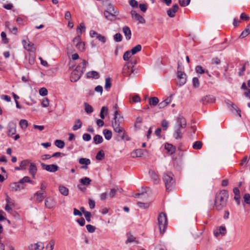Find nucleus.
Listing matches in <instances>:
<instances>
[{"mask_svg":"<svg viewBox=\"0 0 250 250\" xmlns=\"http://www.w3.org/2000/svg\"><path fill=\"white\" fill-rule=\"evenodd\" d=\"M104 140L102 136L97 134L93 137V143L95 145L101 144Z\"/></svg>","mask_w":250,"mask_h":250,"instance_id":"27","label":"nucleus"},{"mask_svg":"<svg viewBox=\"0 0 250 250\" xmlns=\"http://www.w3.org/2000/svg\"><path fill=\"white\" fill-rule=\"evenodd\" d=\"M195 72L197 74H202L204 73H208V70L204 69L201 65H197L195 68Z\"/></svg>","mask_w":250,"mask_h":250,"instance_id":"25","label":"nucleus"},{"mask_svg":"<svg viewBox=\"0 0 250 250\" xmlns=\"http://www.w3.org/2000/svg\"><path fill=\"white\" fill-rule=\"evenodd\" d=\"M139 7L140 10L143 12H146L147 9V5L146 3L140 4Z\"/></svg>","mask_w":250,"mask_h":250,"instance_id":"63","label":"nucleus"},{"mask_svg":"<svg viewBox=\"0 0 250 250\" xmlns=\"http://www.w3.org/2000/svg\"><path fill=\"white\" fill-rule=\"evenodd\" d=\"M112 83H111V79L110 77L106 78L105 79V86L104 87L105 89L108 90V89L110 88L111 87Z\"/></svg>","mask_w":250,"mask_h":250,"instance_id":"46","label":"nucleus"},{"mask_svg":"<svg viewBox=\"0 0 250 250\" xmlns=\"http://www.w3.org/2000/svg\"><path fill=\"white\" fill-rule=\"evenodd\" d=\"M143 122V119L140 117H138L136 119V121L135 122V125L134 126L136 128H140L141 127V124Z\"/></svg>","mask_w":250,"mask_h":250,"instance_id":"44","label":"nucleus"},{"mask_svg":"<svg viewBox=\"0 0 250 250\" xmlns=\"http://www.w3.org/2000/svg\"><path fill=\"white\" fill-rule=\"evenodd\" d=\"M22 129H25L28 126V123L27 120L25 119H21L19 123Z\"/></svg>","mask_w":250,"mask_h":250,"instance_id":"41","label":"nucleus"},{"mask_svg":"<svg viewBox=\"0 0 250 250\" xmlns=\"http://www.w3.org/2000/svg\"><path fill=\"white\" fill-rule=\"evenodd\" d=\"M84 109L87 114H91L93 112V108L87 103H84Z\"/></svg>","mask_w":250,"mask_h":250,"instance_id":"32","label":"nucleus"},{"mask_svg":"<svg viewBox=\"0 0 250 250\" xmlns=\"http://www.w3.org/2000/svg\"><path fill=\"white\" fill-rule=\"evenodd\" d=\"M142 49V46L140 44H138L133 47L131 50V55H134L137 53L140 52Z\"/></svg>","mask_w":250,"mask_h":250,"instance_id":"36","label":"nucleus"},{"mask_svg":"<svg viewBox=\"0 0 250 250\" xmlns=\"http://www.w3.org/2000/svg\"><path fill=\"white\" fill-rule=\"evenodd\" d=\"M103 134L104 136L107 140L111 139L112 135V131L108 129H104L103 130Z\"/></svg>","mask_w":250,"mask_h":250,"instance_id":"28","label":"nucleus"},{"mask_svg":"<svg viewBox=\"0 0 250 250\" xmlns=\"http://www.w3.org/2000/svg\"><path fill=\"white\" fill-rule=\"evenodd\" d=\"M168 122L165 119H164L161 122V125L164 130H167L168 127Z\"/></svg>","mask_w":250,"mask_h":250,"instance_id":"57","label":"nucleus"},{"mask_svg":"<svg viewBox=\"0 0 250 250\" xmlns=\"http://www.w3.org/2000/svg\"><path fill=\"white\" fill-rule=\"evenodd\" d=\"M10 187L11 188V190L12 191H20L22 189L20 187V186L18 184L17 182H13L10 184Z\"/></svg>","mask_w":250,"mask_h":250,"instance_id":"20","label":"nucleus"},{"mask_svg":"<svg viewBox=\"0 0 250 250\" xmlns=\"http://www.w3.org/2000/svg\"><path fill=\"white\" fill-rule=\"evenodd\" d=\"M113 128L115 132L119 133L118 135H121L124 132H123L124 128L120 126L113 127Z\"/></svg>","mask_w":250,"mask_h":250,"instance_id":"53","label":"nucleus"},{"mask_svg":"<svg viewBox=\"0 0 250 250\" xmlns=\"http://www.w3.org/2000/svg\"><path fill=\"white\" fill-rule=\"evenodd\" d=\"M137 205L141 208H143L144 209L147 208L149 206V203H143L141 202H138L137 203Z\"/></svg>","mask_w":250,"mask_h":250,"instance_id":"52","label":"nucleus"},{"mask_svg":"<svg viewBox=\"0 0 250 250\" xmlns=\"http://www.w3.org/2000/svg\"><path fill=\"white\" fill-rule=\"evenodd\" d=\"M131 52L130 50L126 51L123 55V59L125 61H128L129 59L131 57Z\"/></svg>","mask_w":250,"mask_h":250,"instance_id":"48","label":"nucleus"},{"mask_svg":"<svg viewBox=\"0 0 250 250\" xmlns=\"http://www.w3.org/2000/svg\"><path fill=\"white\" fill-rule=\"evenodd\" d=\"M55 146L60 148H62L64 147L65 146V143L64 141L61 140H56L55 141Z\"/></svg>","mask_w":250,"mask_h":250,"instance_id":"43","label":"nucleus"},{"mask_svg":"<svg viewBox=\"0 0 250 250\" xmlns=\"http://www.w3.org/2000/svg\"><path fill=\"white\" fill-rule=\"evenodd\" d=\"M181 127H177L176 130L174 131L173 133V137L176 140L181 139L183 137V134L181 132Z\"/></svg>","mask_w":250,"mask_h":250,"instance_id":"21","label":"nucleus"},{"mask_svg":"<svg viewBox=\"0 0 250 250\" xmlns=\"http://www.w3.org/2000/svg\"><path fill=\"white\" fill-rule=\"evenodd\" d=\"M177 122L178 123V127L184 128L187 126L186 120L182 116L179 115L177 117Z\"/></svg>","mask_w":250,"mask_h":250,"instance_id":"14","label":"nucleus"},{"mask_svg":"<svg viewBox=\"0 0 250 250\" xmlns=\"http://www.w3.org/2000/svg\"><path fill=\"white\" fill-rule=\"evenodd\" d=\"M79 29H80V28H78L76 30L77 34H78V35L73 39V42L74 43H78V42H81V37L82 35V31H81V30L79 31Z\"/></svg>","mask_w":250,"mask_h":250,"instance_id":"29","label":"nucleus"},{"mask_svg":"<svg viewBox=\"0 0 250 250\" xmlns=\"http://www.w3.org/2000/svg\"><path fill=\"white\" fill-rule=\"evenodd\" d=\"M16 133V125L14 124H9L8 125V136H12Z\"/></svg>","mask_w":250,"mask_h":250,"instance_id":"18","label":"nucleus"},{"mask_svg":"<svg viewBox=\"0 0 250 250\" xmlns=\"http://www.w3.org/2000/svg\"><path fill=\"white\" fill-rule=\"evenodd\" d=\"M174 175L171 172H167L163 174V181L165 183L166 190L167 192L171 191L175 185V180L173 178Z\"/></svg>","mask_w":250,"mask_h":250,"instance_id":"3","label":"nucleus"},{"mask_svg":"<svg viewBox=\"0 0 250 250\" xmlns=\"http://www.w3.org/2000/svg\"><path fill=\"white\" fill-rule=\"evenodd\" d=\"M1 37L2 42L4 44H7L9 42V40L6 37V34L4 32H2L1 33Z\"/></svg>","mask_w":250,"mask_h":250,"instance_id":"55","label":"nucleus"},{"mask_svg":"<svg viewBox=\"0 0 250 250\" xmlns=\"http://www.w3.org/2000/svg\"><path fill=\"white\" fill-rule=\"evenodd\" d=\"M134 72L133 68L130 67V65L125 64L123 68L122 74L124 76H130Z\"/></svg>","mask_w":250,"mask_h":250,"instance_id":"9","label":"nucleus"},{"mask_svg":"<svg viewBox=\"0 0 250 250\" xmlns=\"http://www.w3.org/2000/svg\"><path fill=\"white\" fill-rule=\"evenodd\" d=\"M87 64V62L83 60L71 72L70 79L72 82H76L80 79L85 71Z\"/></svg>","mask_w":250,"mask_h":250,"instance_id":"2","label":"nucleus"},{"mask_svg":"<svg viewBox=\"0 0 250 250\" xmlns=\"http://www.w3.org/2000/svg\"><path fill=\"white\" fill-rule=\"evenodd\" d=\"M59 191L64 196H67L68 194L69 190L68 189L63 186H60L59 188Z\"/></svg>","mask_w":250,"mask_h":250,"instance_id":"30","label":"nucleus"},{"mask_svg":"<svg viewBox=\"0 0 250 250\" xmlns=\"http://www.w3.org/2000/svg\"><path fill=\"white\" fill-rule=\"evenodd\" d=\"M229 195L225 189L217 191L215 194L213 208L217 210H221L226 207Z\"/></svg>","mask_w":250,"mask_h":250,"instance_id":"1","label":"nucleus"},{"mask_svg":"<svg viewBox=\"0 0 250 250\" xmlns=\"http://www.w3.org/2000/svg\"><path fill=\"white\" fill-rule=\"evenodd\" d=\"M80 182L83 185L87 186L90 184L91 180L88 178L85 177L80 179Z\"/></svg>","mask_w":250,"mask_h":250,"instance_id":"37","label":"nucleus"},{"mask_svg":"<svg viewBox=\"0 0 250 250\" xmlns=\"http://www.w3.org/2000/svg\"><path fill=\"white\" fill-rule=\"evenodd\" d=\"M41 165L43 169L50 172H55L59 169V167L55 164L46 165L42 163Z\"/></svg>","mask_w":250,"mask_h":250,"instance_id":"6","label":"nucleus"},{"mask_svg":"<svg viewBox=\"0 0 250 250\" xmlns=\"http://www.w3.org/2000/svg\"><path fill=\"white\" fill-rule=\"evenodd\" d=\"M202 146H203V143L201 141H195L193 145H192V147L194 149H197V150H199V149H200L202 147Z\"/></svg>","mask_w":250,"mask_h":250,"instance_id":"38","label":"nucleus"},{"mask_svg":"<svg viewBox=\"0 0 250 250\" xmlns=\"http://www.w3.org/2000/svg\"><path fill=\"white\" fill-rule=\"evenodd\" d=\"M82 126V122L81 120L77 119L75 121V125H73L72 129L73 130H77L80 128Z\"/></svg>","mask_w":250,"mask_h":250,"instance_id":"31","label":"nucleus"},{"mask_svg":"<svg viewBox=\"0 0 250 250\" xmlns=\"http://www.w3.org/2000/svg\"><path fill=\"white\" fill-rule=\"evenodd\" d=\"M165 148L167 150V153L169 155L174 154L176 151V147L173 145L167 143L165 144Z\"/></svg>","mask_w":250,"mask_h":250,"instance_id":"15","label":"nucleus"},{"mask_svg":"<svg viewBox=\"0 0 250 250\" xmlns=\"http://www.w3.org/2000/svg\"><path fill=\"white\" fill-rule=\"evenodd\" d=\"M76 47L81 51H83L85 49V44L83 42H80L76 43Z\"/></svg>","mask_w":250,"mask_h":250,"instance_id":"45","label":"nucleus"},{"mask_svg":"<svg viewBox=\"0 0 250 250\" xmlns=\"http://www.w3.org/2000/svg\"><path fill=\"white\" fill-rule=\"evenodd\" d=\"M230 109L231 111H233L234 110L236 111L239 116L240 117H241L240 109L233 103H232L231 106H230Z\"/></svg>","mask_w":250,"mask_h":250,"instance_id":"35","label":"nucleus"},{"mask_svg":"<svg viewBox=\"0 0 250 250\" xmlns=\"http://www.w3.org/2000/svg\"><path fill=\"white\" fill-rule=\"evenodd\" d=\"M123 120V117L121 116L117 110L114 112V118L112 121V127L119 126Z\"/></svg>","mask_w":250,"mask_h":250,"instance_id":"5","label":"nucleus"},{"mask_svg":"<svg viewBox=\"0 0 250 250\" xmlns=\"http://www.w3.org/2000/svg\"><path fill=\"white\" fill-rule=\"evenodd\" d=\"M244 202L247 204H250V194L245 193L243 196Z\"/></svg>","mask_w":250,"mask_h":250,"instance_id":"58","label":"nucleus"},{"mask_svg":"<svg viewBox=\"0 0 250 250\" xmlns=\"http://www.w3.org/2000/svg\"><path fill=\"white\" fill-rule=\"evenodd\" d=\"M31 163L30 162V160L28 159H26L22 161L20 163L21 168H22V170H25L26 168V167L29 165Z\"/></svg>","mask_w":250,"mask_h":250,"instance_id":"34","label":"nucleus"},{"mask_svg":"<svg viewBox=\"0 0 250 250\" xmlns=\"http://www.w3.org/2000/svg\"><path fill=\"white\" fill-rule=\"evenodd\" d=\"M105 154L103 150H100L96 154V159L97 160L101 161L104 158Z\"/></svg>","mask_w":250,"mask_h":250,"instance_id":"40","label":"nucleus"},{"mask_svg":"<svg viewBox=\"0 0 250 250\" xmlns=\"http://www.w3.org/2000/svg\"><path fill=\"white\" fill-rule=\"evenodd\" d=\"M149 174L152 179L155 182L158 180V176L154 170H150L149 171Z\"/></svg>","mask_w":250,"mask_h":250,"instance_id":"47","label":"nucleus"},{"mask_svg":"<svg viewBox=\"0 0 250 250\" xmlns=\"http://www.w3.org/2000/svg\"><path fill=\"white\" fill-rule=\"evenodd\" d=\"M38 169L36 165L34 163H31L30 164V167L29 168V172L33 178H35V175L37 173Z\"/></svg>","mask_w":250,"mask_h":250,"instance_id":"16","label":"nucleus"},{"mask_svg":"<svg viewBox=\"0 0 250 250\" xmlns=\"http://www.w3.org/2000/svg\"><path fill=\"white\" fill-rule=\"evenodd\" d=\"M179 9V6L177 4H175L172 7V8H169L167 11V14L168 16L170 18H173L175 16V13L177 12Z\"/></svg>","mask_w":250,"mask_h":250,"instance_id":"10","label":"nucleus"},{"mask_svg":"<svg viewBox=\"0 0 250 250\" xmlns=\"http://www.w3.org/2000/svg\"><path fill=\"white\" fill-rule=\"evenodd\" d=\"M123 33L125 36L126 40H129L131 39V31L128 26H125L123 28Z\"/></svg>","mask_w":250,"mask_h":250,"instance_id":"19","label":"nucleus"},{"mask_svg":"<svg viewBox=\"0 0 250 250\" xmlns=\"http://www.w3.org/2000/svg\"><path fill=\"white\" fill-rule=\"evenodd\" d=\"M180 5L182 7H186L190 3V0H178Z\"/></svg>","mask_w":250,"mask_h":250,"instance_id":"51","label":"nucleus"},{"mask_svg":"<svg viewBox=\"0 0 250 250\" xmlns=\"http://www.w3.org/2000/svg\"><path fill=\"white\" fill-rule=\"evenodd\" d=\"M28 64L31 66L33 65L35 62V58L34 57L29 55L28 57Z\"/></svg>","mask_w":250,"mask_h":250,"instance_id":"62","label":"nucleus"},{"mask_svg":"<svg viewBox=\"0 0 250 250\" xmlns=\"http://www.w3.org/2000/svg\"><path fill=\"white\" fill-rule=\"evenodd\" d=\"M177 78L179 80V84L182 86L187 82V76L186 74L181 70L177 71Z\"/></svg>","mask_w":250,"mask_h":250,"instance_id":"7","label":"nucleus"},{"mask_svg":"<svg viewBox=\"0 0 250 250\" xmlns=\"http://www.w3.org/2000/svg\"><path fill=\"white\" fill-rule=\"evenodd\" d=\"M96 39L103 43H104L106 41V38L101 34H99L98 35V36H96Z\"/></svg>","mask_w":250,"mask_h":250,"instance_id":"61","label":"nucleus"},{"mask_svg":"<svg viewBox=\"0 0 250 250\" xmlns=\"http://www.w3.org/2000/svg\"><path fill=\"white\" fill-rule=\"evenodd\" d=\"M108 109L106 106H103L100 113V117L102 119H104L106 115H107Z\"/></svg>","mask_w":250,"mask_h":250,"instance_id":"22","label":"nucleus"},{"mask_svg":"<svg viewBox=\"0 0 250 250\" xmlns=\"http://www.w3.org/2000/svg\"><path fill=\"white\" fill-rule=\"evenodd\" d=\"M86 77L87 79L93 78L98 79L100 77L99 73L96 71H90L86 73Z\"/></svg>","mask_w":250,"mask_h":250,"instance_id":"17","label":"nucleus"},{"mask_svg":"<svg viewBox=\"0 0 250 250\" xmlns=\"http://www.w3.org/2000/svg\"><path fill=\"white\" fill-rule=\"evenodd\" d=\"M113 39L116 42H120L122 41L123 36L121 33H118L114 35Z\"/></svg>","mask_w":250,"mask_h":250,"instance_id":"49","label":"nucleus"},{"mask_svg":"<svg viewBox=\"0 0 250 250\" xmlns=\"http://www.w3.org/2000/svg\"><path fill=\"white\" fill-rule=\"evenodd\" d=\"M117 140L118 141H129L130 138L128 136L126 133L124 132L121 135H117Z\"/></svg>","mask_w":250,"mask_h":250,"instance_id":"26","label":"nucleus"},{"mask_svg":"<svg viewBox=\"0 0 250 250\" xmlns=\"http://www.w3.org/2000/svg\"><path fill=\"white\" fill-rule=\"evenodd\" d=\"M215 100V99L213 96L209 95L203 97L201 100V102L203 104H206L212 103Z\"/></svg>","mask_w":250,"mask_h":250,"instance_id":"11","label":"nucleus"},{"mask_svg":"<svg viewBox=\"0 0 250 250\" xmlns=\"http://www.w3.org/2000/svg\"><path fill=\"white\" fill-rule=\"evenodd\" d=\"M192 86L194 88L198 87L199 86V81L197 77H194L192 80Z\"/></svg>","mask_w":250,"mask_h":250,"instance_id":"54","label":"nucleus"},{"mask_svg":"<svg viewBox=\"0 0 250 250\" xmlns=\"http://www.w3.org/2000/svg\"><path fill=\"white\" fill-rule=\"evenodd\" d=\"M79 162L80 164L83 165L81 168L82 169H87L88 165L91 163L90 160L88 158H81L79 159Z\"/></svg>","mask_w":250,"mask_h":250,"instance_id":"12","label":"nucleus"},{"mask_svg":"<svg viewBox=\"0 0 250 250\" xmlns=\"http://www.w3.org/2000/svg\"><path fill=\"white\" fill-rule=\"evenodd\" d=\"M24 48L28 51H32L35 49L34 44L29 42L27 44H24Z\"/></svg>","mask_w":250,"mask_h":250,"instance_id":"42","label":"nucleus"},{"mask_svg":"<svg viewBox=\"0 0 250 250\" xmlns=\"http://www.w3.org/2000/svg\"><path fill=\"white\" fill-rule=\"evenodd\" d=\"M39 94L42 96H46L48 94V91L45 87H42L39 90Z\"/></svg>","mask_w":250,"mask_h":250,"instance_id":"56","label":"nucleus"},{"mask_svg":"<svg viewBox=\"0 0 250 250\" xmlns=\"http://www.w3.org/2000/svg\"><path fill=\"white\" fill-rule=\"evenodd\" d=\"M116 193H117L116 189H115V188L111 189L109 193L108 194V195H109L110 198L112 199V198H114L115 196Z\"/></svg>","mask_w":250,"mask_h":250,"instance_id":"64","label":"nucleus"},{"mask_svg":"<svg viewBox=\"0 0 250 250\" xmlns=\"http://www.w3.org/2000/svg\"><path fill=\"white\" fill-rule=\"evenodd\" d=\"M157 219L160 232L161 234L164 233L168 225L166 213L164 212H161L159 214Z\"/></svg>","mask_w":250,"mask_h":250,"instance_id":"4","label":"nucleus"},{"mask_svg":"<svg viewBox=\"0 0 250 250\" xmlns=\"http://www.w3.org/2000/svg\"><path fill=\"white\" fill-rule=\"evenodd\" d=\"M149 103L150 105L155 106L158 104L159 99L156 97H151L149 100Z\"/></svg>","mask_w":250,"mask_h":250,"instance_id":"39","label":"nucleus"},{"mask_svg":"<svg viewBox=\"0 0 250 250\" xmlns=\"http://www.w3.org/2000/svg\"><path fill=\"white\" fill-rule=\"evenodd\" d=\"M34 195L37 196V200L39 201V202H42L43 201V200L45 198L44 192H42L41 191H37L34 194Z\"/></svg>","mask_w":250,"mask_h":250,"instance_id":"23","label":"nucleus"},{"mask_svg":"<svg viewBox=\"0 0 250 250\" xmlns=\"http://www.w3.org/2000/svg\"><path fill=\"white\" fill-rule=\"evenodd\" d=\"M45 206L49 209H52L55 205V202L54 200L51 197H47L45 200Z\"/></svg>","mask_w":250,"mask_h":250,"instance_id":"13","label":"nucleus"},{"mask_svg":"<svg viewBox=\"0 0 250 250\" xmlns=\"http://www.w3.org/2000/svg\"><path fill=\"white\" fill-rule=\"evenodd\" d=\"M86 229L89 233H93L95 230V227L91 225L88 224L86 226Z\"/></svg>","mask_w":250,"mask_h":250,"instance_id":"60","label":"nucleus"},{"mask_svg":"<svg viewBox=\"0 0 250 250\" xmlns=\"http://www.w3.org/2000/svg\"><path fill=\"white\" fill-rule=\"evenodd\" d=\"M42 106L43 107H47L49 106V102L47 98H44L42 102Z\"/></svg>","mask_w":250,"mask_h":250,"instance_id":"59","label":"nucleus"},{"mask_svg":"<svg viewBox=\"0 0 250 250\" xmlns=\"http://www.w3.org/2000/svg\"><path fill=\"white\" fill-rule=\"evenodd\" d=\"M131 17L133 19L138 21L140 23H145L146 22L145 19L140 14L137 13L135 10H132L130 12Z\"/></svg>","mask_w":250,"mask_h":250,"instance_id":"8","label":"nucleus"},{"mask_svg":"<svg viewBox=\"0 0 250 250\" xmlns=\"http://www.w3.org/2000/svg\"><path fill=\"white\" fill-rule=\"evenodd\" d=\"M226 230V229L225 226H220L219 229L217 228L213 230V233L214 234H225Z\"/></svg>","mask_w":250,"mask_h":250,"instance_id":"24","label":"nucleus"},{"mask_svg":"<svg viewBox=\"0 0 250 250\" xmlns=\"http://www.w3.org/2000/svg\"><path fill=\"white\" fill-rule=\"evenodd\" d=\"M34 250H42L44 248V245L41 242H38L34 244Z\"/></svg>","mask_w":250,"mask_h":250,"instance_id":"50","label":"nucleus"},{"mask_svg":"<svg viewBox=\"0 0 250 250\" xmlns=\"http://www.w3.org/2000/svg\"><path fill=\"white\" fill-rule=\"evenodd\" d=\"M143 150L141 149H136L132 153V157L133 158L141 157L143 155Z\"/></svg>","mask_w":250,"mask_h":250,"instance_id":"33","label":"nucleus"}]
</instances>
